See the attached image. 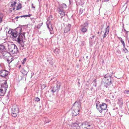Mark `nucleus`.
Listing matches in <instances>:
<instances>
[{"label":"nucleus","instance_id":"nucleus-53","mask_svg":"<svg viewBox=\"0 0 129 129\" xmlns=\"http://www.w3.org/2000/svg\"><path fill=\"white\" fill-rule=\"evenodd\" d=\"M121 104H122V102H121Z\"/></svg>","mask_w":129,"mask_h":129},{"label":"nucleus","instance_id":"nucleus-47","mask_svg":"<svg viewBox=\"0 0 129 129\" xmlns=\"http://www.w3.org/2000/svg\"><path fill=\"white\" fill-rule=\"evenodd\" d=\"M43 87H45V86L44 85H43Z\"/></svg>","mask_w":129,"mask_h":129},{"label":"nucleus","instance_id":"nucleus-42","mask_svg":"<svg viewBox=\"0 0 129 129\" xmlns=\"http://www.w3.org/2000/svg\"><path fill=\"white\" fill-rule=\"evenodd\" d=\"M93 82L94 83H95L96 82V79H94L93 81Z\"/></svg>","mask_w":129,"mask_h":129},{"label":"nucleus","instance_id":"nucleus-32","mask_svg":"<svg viewBox=\"0 0 129 129\" xmlns=\"http://www.w3.org/2000/svg\"><path fill=\"white\" fill-rule=\"evenodd\" d=\"M83 12V10L82 9H81L79 10V13L81 14Z\"/></svg>","mask_w":129,"mask_h":129},{"label":"nucleus","instance_id":"nucleus-1","mask_svg":"<svg viewBox=\"0 0 129 129\" xmlns=\"http://www.w3.org/2000/svg\"><path fill=\"white\" fill-rule=\"evenodd\" d=\"M67 7L66 4H62L57 9V11L58 14L60 15L61 18L65 15L64 10Z\"/></svg>","mask_w":129,"mask_h":129},{"label":"nucleus","instance_id":"nucleus-33","mask_svg":"<svg viewBox=\"0 0 129 129\" xmlns=\"http://www.w3.org/2000/svg\"><path fill=\"white\" fill-rule=\"evenodd\" d=\"M108 34L105 32L104 33V34L103 35V37L104 38L106 37Z\"/></svg>","mask_w":129,"mask_h":129},{"label":"nucleus","instance_id":"nucleus-9","mask_svg":"<svg viewBox=\"0 0 129 129\" xmlns=\"http://www.w3.org/2000/svg\"><path fill=\"white\" fill-rule=\"evenodd\" d=\"M103 82L106 84L110 85L111 82V78L110 77H106L105 76L103 79Z\"/></svg>","mask_w":129,"mask_h":129},{"label":"nucleus","instance_id":"nucleus-26","mask_svg":"<svg viewBox=\"0 0 129 129\" xmlns=\"http://www.w3.org/2000/svg\"><path fill=\"white\" fill-rule=\"evenodd\" d=\"M21 8V5L20 4H19L17 7V10H19Z\"/></svg>","mask_w":129,"mask_h":129},{"label":"nucleus","instance_id":"nucleus-11","mask_svg":"<svg viewBox=\"0 0 129 129\" xmlns=\"http://www.w3.org/2000/svg\"><path fill=\"white\" fill-rule=\"evenodd\" d=\"M8 72L5 70H2L0 71V76L3 77L6 76L8 75Z\"/></svg>","mask_w":129,"mask_h":129},{"label":"nucleus","instance_id":"nucleus-40","mask_svg":"<svg viewBox=\"0 0 129 129\" xmlns=\"http://www.w3.org/2000/svg\"><path fill=\"white\" fill-rule=\"evenodd\" d=\"M84 123V126H85V129H86V124L85 122V123Z\"/></svg>","mask_w":129,"mask_h":129},{"label":"nucleus","instance_id":"nucleus-20","mask_svg":"<svg viewBox=\"0 0 129 129\" xmlns=\"http://www.w3.org/2000/svg\"><path fill=\"white\" fill-rule=\"evenodd\" d=\"M4 16V15L2 13H0V23L2 21V19Z\"/></svg>","mask_w":129,"mask_h":129},{"label":"nucleus","instance_id":"nucleus-8","mask_svg":"<svg viewBox=\"0 0 129 129\" xmlns=\"http://www.w3.org/2000/svg\"><path fill=\"white\" fill-rule=\"evenodd\" d=\"M88 23L87 22L85 23L81 26L80 30L82 33H85L86 32L88 28Z\"/></svg>","mask_w":129,"mask_h":129},{"label":"nucleus","instance_id":"nucleus-39","mask_svg":"<svg viewBox=\"0 0 129 129\" xmlns=\"http://www.w3.org/2000/svg\"><path fill=\"white\" fill-rule=\"evenodd\" d=\"M1 39H5V38L4 36L3 37H1Z\"/></svg>","mask_w":129,"mask_h":129},{"label":"nucleus","instance_id":"nucleus-17","mask_svg":"<svg viewBox=\"0 0 129 129\" xmlns=\"http://www.w3.org/2000/svg\"><path fill=\"white\" fill-rule=\"evenodd\" d=\"M86 129H92L93 127L92 125H90L87 122H85Z\"/></svg>","mask_w":129,"mask_h":129},{"label":"nucleus","instance_id":"nucleus-16","mask_svg":"<svg viewBox=\"0 0 129 129\" xmlns=\"http://www.w3.org/2000/svg\"><path fill=\"white\" fill-rule=\"evenodd\" d=\"M71 25L70 24H68L64 30V32L65 33L68 32L70 30Z\"/></svg>","mask_w":129,"mask_h":129},{"label":"nucleus","instance_id":"nucleus-28","mask_svg":"<svg viewBox=\"0 0 129 129\" xmlns=\"http://www.w3.org/2000/svg\"><path fill=\"white\" fill-rule=\"evenodd\" d=\"M16 3L15 1H13L11 2V5L12 6H13L16 4Z\"/></svg>","mask_w":129,"mask_h":129},{"label":"nucleus","instance_id":"nucleus-7","mask_svg":"<svg viewBox=\"0 0 129 129\" xmlns=\"http://www.w3.org/2000/svg\"><path fill=\"white\" fill-rule=\"evenodd\" d=\"M19 109L17 106H14L12 109V115L13 117L17 116L19 113Z\"/></svg>","mask_w":129,"mask_h":129},{"label":"nucleus","instance_id":"nucleus-13","mask_svg":"<svg viewBox=\"0 0 129 129\" xmlns=\"http://www.w3.org/2000/svg\"><path fill=\"white\" fill-rule=\"evenodd\" d=\"M5 59L9 63H11L13 60V58L11 56L10 54L9 55L7 56L6 57H5Z\"/></svg>","mask_w":129,"mask_h":129},{"label":"nucleus","instance_id":"nucleus-2","mask_svg":"<svg viewBox=\"0 0 129 129\" xmlns=\"http://www.w3.org/2000/svg\"><path fill=\"white\" fill-rule=\"evenodd\" d=\"M80 103L78 102H75L72 107L73 110H76V113H74V111H72V113L73 116H76L79 113L80 109Z\"/></svg>","mask_w":129,"mask_h":129},{"label":"nucleus","instance_id":"nucleus-12","mask_svg":"<svg viewBox=\"0 0 129 129\" xmlns=\"http://www.w3.org/2000/svg\"><path fill=\"white\" fill-rule=\"evenodd\" d=\"M47 27L49 29L50 34H53L54 33V31L53 30V29L52 27L51 24L50 23L48 24H47Z\"/></svg>","mask_w":129,"mask_h":129},{"label":"nucleus","instance_id":"nucleus-18","mask_svg":"<svg viewBox=\"0 0 129 129\" xmlns=\"http://www.w3.org/2000/svg\"><path fill=\"white\" fill-rule=\"evenodd\" d=\"M21 73L24 75H26L27 73V71L25 70L24 69H22L21 71Z\"/></svg>","mask_w":129,"mask_h":129},{"label":"nucleus","instance_id":"nucleus-14","mask_svg":"<svg viewBox=\"0 0 129 129\" xmlns=\"http://www.w3.org/2000/svg\"><path fill=\"white\" fill-rule=\"evenodd\" d=\"M4 49L1 52H1V56L2 55L4 56V58L6 57H7V56L9 55H10V54L8 52H7L4 51Z\"/></svg>","mask_w":129,"mask_h":129},{"label":"nucleus","instance_id":"nucleus-45","mask_svg":"<svg viewBox=\"0 0 129 129\" xmlns=\"http://www.w3.org/2000/svg\"><path fill=\"white\" fill-rule=\"evenodd\" d=\"M119 101H122V99H119L118 100Z\"/></svg>","mask_w":129,"mask_h":129},{"label":"nucleus","instance_id":"nucleus-54","mask_svg":"<svg viewBox=\"0 0 129 129\" xmlns=\"http://www.w3.org/2000/svg\"><path fill=\"white\" fill-rule=\"evenodd\" d=\"M98 34H99V32H98Z\"/></svg>","mask_w":129,"mask_h":129},{"label":"nucleus","instance_id":"nucleus-41","mask_svg":"<svg viewBox=\"0 0 129 129\" xmlns=\"http://www.w3.org/2000/svg\"><path fill=\"white\" fill-rule=\"evenodd\" d=\"M52 16H51L49 17V18L50 19H52Z\"/></svg>","mask_w":129,"mask_h":129},{"label":"nucleus","instance_id":"nucleus-27","mask_svg":"<svg viewBox=\"0 0 129 129\" xmlns=\"http://www.w3.org/2000/svg\"><path fill=\"white\" fill-rule=\"evenodd\" d=\"M47 61L49 62L50 64L51 65H52L53 64V62L51 60H47Z\"/></svg>","mask_w":129,"mask_h":129},{"label":"nucleus","instance_id":"nucleus-51","mask_svg":"<svg viewBox=\"0 0 129 129\" xmlns=\"http://www.w3.org/2000/svg\"><path fill=\"white\" fill-rule=\"evenodd\" d=\"M78 83L79 84H80V83L79 82H78Z\"/></svg>","mask_w":129,"mask_h":129},{"label":"nucleus","instance_id":"nucleus-50","mask_svg":"<svg viewBox=\"0 0 129 129\" xmlns=\"http://www.w3.org/2000/svg\"><path fill=\"white\" fill-rule=\"evenodd\" d=\"M102 26L103 27H104V25H102Z\"/></svg>","mask_w":129,"mask_h":129},{"label":"nucleus","instance_id":"nucleus-24","mask_svg":"<svg viewBox=\"0 0 129 129\" xmlns=\"http://www.w3.org/2000/svg\"><path fill=\"white\" fill-rule=\"evenodd\" d=\"M54 52L55 53H59V51L58 49L56 48L54 50Z\"/></svg>","mask_w":129,"mask_h":129},{"label":"nucleus","instance_id":"nucleus-52","mask_svg":"<svg viewBox=\"0 0 129 129\" xmlns=\"http://www.w3.org/2000/svg\"><path fill=\"white\" fill-rule=\"evenodd\" d=\"M14 9H15V8H13V10H14Z\"/></svg>","mask_w":129,"mask_h":129},{"label":"nucleus","instance_id":"nucleus-15","mask_svg":"<svg viewBox=\"0 0 129 129\" xmlns=\"http://www.w3.org/2000/svg\"><path fill=\"white\" fill-rule=\"evenodd\" d=\"M80 123H78V122L72 124V126L73 127H74L77 129H79L80 128Z\"/></svg>","mask_w":129,"mask_h":129},{"label":"nucleus","instance_id":"nucleus-35","mask_svg":"<svg viewBox=\"0 0 129 129\" xmlns=\"http://www.w3.org/2000/svg\"><path fill=\"white\" fill-rule=\"evenodd\" d=\"M124 93H125L129 94V90H125L124 91Z\"/></svg>","mask_w":129,"mask_h":129},{"label":"nucleus","instance_id":"nucleus-3","mask_svg":"<svg viewBox=\"0 0 129 129\" xmlns=\"http://www.w3.org/2000/svg\"><path fill=\"white\" fill-rule=\"evenodd\" d=\"M8 88V85L6 81H4V82L2 84L0 89L1 96H3L6 93Z\"/></svg>","mask_w":129,"mask_h":129},{"label":"nucleus","instance_id":"nucleus-22","mask_svg":"<svg viewBox=\"0 0 129 129\" xmlns=\"http://www.w3.org/2000/svg\"><path fill=\"white\" fill-rule=\"evenodd\" d=\"M31 16V15L29 14L28 15H25L22 16H21L20 17L21 18L22 17H30Z\"/></svg>","mask_w":129,"mask_h":129},{"label":"nucleus","instance_id":"nucleus-36","mask_svg":"<svg viewBox=\"0 0 129 129\" xmlns=\"http://www.w3.org/2000/svg\"><path fill=\"white\" fill-rule=\"evenodd\" d=\"M26 58H24L23 60V61L22 62V64H23L26 61Z\"/></svg>","mask_w":129,"mask_h":129},{"label":"nucleus","instance_id":"nucleus-49","mask_svg":"<svg viewBox=\"0 0 129 129\" xmlns=\"http://www.w3.org/2000/svg\"><path fill=\"white\" fill-rule=\"evenodd\" d=\"M94 36H93L92 37L93 38H94Z\"/></svg>","mask_w":129,"mask_h":129},{"label":"nucleus","instance_id":"nucleus-55","mask_svg":"<svg viewBox=\"0 0 129 129\" xmlns=\"http://www.w3.org/2000/svg\"><path fill=\"white\" fill-rule=\"evenodd\" d=\"M82 43L84 44V42H83Z\"/></svg>","mask_w":129,"mask_h":129},{"label":"nucleus","instance_id":"nucleus-10","mask_svg":"<svg viewBox=\"0 0 129 129\" xmlns=\"http://www.w3.org/2000/svg\"><path fill=\"white\" fill-rule=\"evenodd\" d=\"M8 33L9 34L11 35L12 38H16L18 35V32L16 29L11 31L9 30Z\"/></svg>","mask_w":129,"mask_h":129},{"label":"nucleus","instance_id":"nucleus-5","mask_svg":"<svg viewBox=\"0 0 129 129\" xmlns=\"http://www.w3.org/2000/svg\"><path fill=\"white\" fill-rule=\"evenodd\" d=\"M96 108L97 109L100 113H102L103 111L105 110L107 107V105L104 103H103L102 104L99 105L96 104Z\"/></svg>","mask_w":129,"mask_h":129},{"label":"nucleus","instance_id":"nucleus-21","mask_svg":"<svg viewBox=\"0 0 129 129\" xmlns=\"http://www.w3.org/2000/svg\"><path fill=\"white\" fill-rule=\"evenodd\" d=\"M109 30V26H108L107 28L105 29V33L108 34Z\"/></svg>","mask_w":129,"mask_h":129},{"label":"nucleus","instance_id":"nucleus-46","mask_svg":"<svg viewBox=\"0 0 129 129\" xmlns=\"http://www.w3.org/2000/svg\"><path fill=\"white\" fill-rule=\"evenodd\" d=\"M117 52H118V53H121L119 51H117Z\"/></svg>","mask_w":129,"mask_h":129},{"label":"nucleus","instance_id":"nucleus-37","mask_svg":"<svg viewBox=\"0 0 129 129\" xmlns=\"http://www.w3.org/2000/svg\"><path fill=\"white\" fill-rule=\"evenodd\" d=\"M109 0H102V2H108Z\"/></svg>","mask_w":129,"mask_h":129},{"label":"nucleus","instance_id":"nucleus-29","mask_svg":"<svg viewBox=\"0 0 129 129\" xmlns=\"http://www.w3.org/2000/svg\"><path fill=\"white\" fill-rule=\"evenodd\" d=\"M43 24V23H41L39 24L37 26V28L38 29L40 28L41 26Z\"/></svg>","mask_w":129,"mask_h":129},{"label":"nucleus","instance_id":"nucleus-56","mask_svg":"<svg viewBox=\"0 0 129 129\" xmlns=\"http://www.w3.org/2000/svg\"><path fill=\"white\" fill-rule=\"evenodd\" d=\"M21 67V66H19V67Z\"/></svg>","mask_w":129,"mask_h":129},{"label":"nucleus","instance_id":"nucleus-23","mask_svg":"<svg viewBox=\"0 0 129 129\" xmlns=\"http://www.w3.org/2000/svg\"><path fill=\"white\" fill-rule=\"evenodd\" d=\"M60 87V85L59 84H57L56 86V90L57 91H58Z\"/></svg>","mask_w":129,"mask_h":129},{"label":"nucleus","instance_id":"nucleus-48","mask_svg":"<svg viewBox=\"0 0 129 129\" xmlns=\"http://www.w3.org/2000/svg\"><path fill=\"white\" fill-rule=\"evenodd\" d=\"M43 87H45V86L44 85H43Z\"/></svg>","mask_w":129,"mask_h":129},{"label":"nucleus","instance_id":"nucleus-6","mask_svg":"<svg viewBox=\"0 0 129 129\" xmlns=\"http://www.w3.org/2000/svg\"><path fill=\"white\" fill-rule=\"evenodd\" d=\"M24 34V33H23V34H20L17 38V42L22 47H24L23 39V38L25 37Z\"/></svg>","mask_w":129,"mask_h":129},{"label":"nucleus","instance_id":"nucleus-44","mask_svg":"<svg viewBox=\"0 0 129 129\" xmlns=\"http://www.w3.org/2000/svg\"><path fill=\"white\" fill-rule=\"evenodd\" d=\"M19 17H19V16H17V17H16L15 18V19H18V18Z\"/></svg>","mask_w":129,"mask_h":129},{"label":"nucleus","instance_id":"nucleus-4","mask_svg":"<svg viewBox=\"0 0 129 129\" xmlns=\"http://www.w3.org/2000/svg\"><path fill=\"white\" fill-rule=\"evenodd\" d=\"M8 49L9 51L13 54L17 53L18 51L17 46L14 44H11L9 45Z\"/></svg>","mask_w":129,"mask_h":129},{"label":"nucleus","instance_id":"nucleus-19","mask_svg":"<svg viewBox=\"0 0 129 129\" xmlns=\"http://www.w3.org/2000/svg\"><path fill=\"white\" fill-rule=\"evenodd\" d=\"M80 128L81 129H85V128L84 124L83 123H80Z\"/></svg>","mask_w":129,"mask_h":129},{"label":"nucleus","instance_id":"nucleus-38","mask_svg":"<svg viewBox=\"0 0 129 129\" xmlns=\"http://www.w3.org/2000/svg\"><path fill=\"white\" fill-rule=\"evenodd\" d=\"M31 6H32V7L34 9H35V7L33 6V3L32 4H31Z\"/></svg>","mask_w":129,"mask_h":129},{"label":"nucleus","instance_id":"nucleus-30","mask_svg":"<svg viewBox=\"0 0 129 129\" xmlns=\"http://www.w3.org/2000/svg\"><path fill=\"white\" fill-rule=\"evenodd\" d=\"M35 101L38 102L40 101V99L38 97H36L35 98Z\"/></svg>","mask_w":129,"mask_h":129},{"label":"nucleus","instance_id":"nucleus-34","mask_svg":"<svg viewBox=\"0 0 129 129\" xmlns=\"http://www.w3.org/2000/svg\"><path fill=\"white\" fill-rule=\"evenodd\" d=\"M57 90L56 89H55V88H54L52 90H51V91L53 92H54Z\"/></svg>","mask_w":129,"mask_h":129},{"label":"nucleus","instance_id":"nucleus-31","mask_svg":"<svg viewBox=\"0 0 129 129\" xmlns=\"http://www.w3.org/2000/svg\"><path fill=\"white\" fill-rule=\"evenodd\" d=\"M124 49H123V51H124V52L125 53H126L128 52V51L125 48H124Z\"/></svg>","mask_w":129,"mask_h":129},{"label":"nucleus","instance_id":"nucleus-43","mask_svg":"<svg viewBox=\"0 0 129 129\" xmlns=\"http://www.w3.org/2000/svg\"><path fill=\"white\" fill-rule=\"evenodd\" d=\"M72 111H74V113L75 112V113H76V110H73Z\"/></svg>","mask_w":129,"mask_h":129},{"label":"nucleus","instance_id":"nucleus-25","mask_svg":"<svg viewBox=\"0 0 129 129\" xmlns=\"http://www.w3.org/2000/svg\"><path fill=\"white\" fill-rule=\"evenodd\" d=\"M120 41L122 44L124 48L125 47V46L123 40L122 39H121L120 40Z\"/></svg>","mask_w":129,"mask_h":129}]
</instances>
